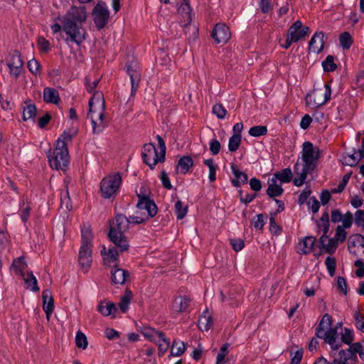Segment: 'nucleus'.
Segmentation results:
<instances>
[{
	"label": "nucleus",
	"mask_w": 364,
	"mask_h": 364,
	"mask_svg": "<svg viewBox=\"0 0 364 364\" xmlns=\"http://www.w3.org/2000/svg\"><path fill=\"white\" fill-rule=\"evenodd\" d=\"M132 298V292L130 289H127L124 294L121 296L119 306L122 313H126L128 310L129 304Z\"/></svg>",
	"instance_id": "nucleus-36"
},
{
	"label": "nucleus",
	"mask_w": 364,
	"mask_h": 364,
	"mask_svg": "<svg viewBox=\"0 0 364 364\" xmlns=\"http://www.w3.org/2000/svg\"><path fill=\"white\" fill-rule=\"evenodd\" d=\"M92 262L91 247H80L78 255V263L81 269L87 272Z\"/></svg>",
	"instance_id": "nucleus-11"
},
{
	"label": "nucleus",
	"mask_w": 364,
	"mask_h": 364,
	"mask_svg": "<svg viewBox=\"0 0 364 364\" xmlns=\"http://www.w3.org/2000/svg\"><path fill=\"white\" fill-rule=\"evenodd\" d=\"M328 331H326L322 333L321 339H323L324 341L328 343L331 346V348L333 350H336L339 349L341 346V342H337V329L336 328H328Z\"/></svg>",
	"instance_id": "nucleus-15"
},
{
	"label": "nucleus",
	"mask_w": 364,
	"mask_h": 364,
	"mask_svg": "<svg viewBox=\"0 0 364 364\" xmlns=\"http://www.w3.org/2000/svg\"><path fill=\"white\" fill-rule=\"evenodd\" d=\"M213 325L212 316L209 314L206 310L199 317L198 321V326L201 331H208Z\"/></svg>",
	"instance_id": "nucleus-27"
},
{
	"label": "nucleus",
	"mask_w": 364,
	"mask_h": 364,
	"mask_svg": "<svg viewBox=\"0 0 364 364\" xmlns=\"http://www.w3.org/2000/svg\"><path fill=\"white\" fill-rule=\"evenodd\" d=\"M29 71L33 74L37 75L41 68L40 63L35 58L30 60L27 63Z\"/></svg>",
	"instance_id": "nucleus-58"
},
{
	"label": "nucleus",
	"mask_w": 364,
	"mask_h": 364,
	"mask_svg": "<svg viewBox=\"0 0 364 364\" xmlns=\"http://www.w3.org/2000/svg\"><path fill=\"white\" fill-rule=\"evenodd\" d=\"M136 208L141 210H146L150 218L154 217L158 211V208L154 200L151 198L138 199Z\"/></svg>",
	"instance_id": "nucleus-16"
},
{
	"label": "nucleus",
	"mask_w": 364,
	"mask_h": 364,
	"mask_svg": "<svg viewBox=\"0 0 364 364\" xmlns=\"http://www.w3.org/2000/svg\"><path fill=\"white\" fill-rule=\"evenodd\" d=\"M99 81V80H96L90 82V79L87 77H85L87 90L90 93H93L92 97L89 100V112L87 117L91 119L92 132L94 134L102 133L105 127V124L103 122L105 108L103 94L102 92L95 91Z\"/></svg>",
	"instance_id": "nucleus-3"
},
{
	"label": "nucleus",
	"mask_w": 364,
	"mask_h": 364,
	"mask_svg": "<svg viewBox=\"0 0 364 364\" xmlns=\"http://www.w3.org/2000/svg\"><path fill=\"white\" fill-rule=\"evenodd\" d=\"M242 136L239 134H234L230 139L228 142V149L231 152L236 151L241 144Z\"/></svg>",
	"instance_id": "nucleus-42"
},
{
	"label": "nucleus",
	"mask_w": 364,
	"mask_h": 364,
	"mask_svg": "<svg viewBox=\"0 0 364 364\" xmlns=\"http://www.w3.org/2000/svg\"><path fill=\"white\" fill-rule=\"evenodd\" d=\"M354 265L358 267L355 270V275L358 278L364 277V262L361 259H357Z\"/></svg>",
	"instance_id": "nucleus-64"
},
{
	"label": "nucleus",
	"mask_w": 364,
	"mask_h": 364,
	"mask_svg": "<svg viewBox=\"0 0 364 364\" xmlns=\"http://www.w3.org/2000/svg\"><path fill=\"white\" fill-rule=\"evenodd\" d=\"M193 164V161L191 156H183L178 161L176 171L177 173H186Z\"/></svg>",
	"instance_id": "nucleus-30"
},
{
	"label": "nucleus",
	"mask_w": 364,
	"mask_h": 364,
	"mask_svg": "<svg viewBox=\"0 0 364 364\" xmlns=\"http://www.w3.org/2000/svg\"><path fill=\"white\" fill-rule=\"evenodd\" d=\"M282 184V183L279 185L277 183H269L267 190V194L271 198L281 196L284 191L281 186Z\"/></svg>",
	"instance_id": "nucleus-44"
},
{
	"label": "nucleus",
	"mask_w": 364,
	"mask_h": 364,
	"mask_svg": "<svg viewBox=\"0 0 364 364\" xmlns=\"http://www.w3.org/2000/svg\"><path fill=\"white\" fill-rule=\"evenodd\" d=\"M316 238L306 236L299 242L297 252L300 255H308L314 250Z\"/></svg>",
	"instance_id": "nucleus-13"
},
{
	"label": "nucleus",
	"mask_w": 364,
	"mask_h": 364,
	"mask_svg": "<svg viewBox=\"0 0 364 364\" xmlns=\"http://www.w3.org/2000/svg\"><path fill=\"white\" fill-rule=\"evenodd\" d=\"M31 100L25 102L26 107L23 108L22 118L23 121H27L30 119H34L36 115L37 109L34 104L31 103Z\"/></svg>",
	"instance_id": "nucleus-31"
},
{
	"label": "nucleus",
	"mask_w": 364,
	"mask_h": 364,
	"mask_svg": "<svg viewBox=\"0 0 364 364\" xmlns=\"http://www.w3.org/2000/svg\"><path fill=\"white\" fill-rule=\"evenodd\" d=\"M303 26L301 21L298 20L295 21L289 28V35L292 36L295 42H298L301 38H304L300 29Z\"/></svg>",
	"instance_id": "nucleus-34"
},
{
	"label": "nucleus",
	"mask_w": 364,
	"mask_h": 364,
	"mask_svg": "<svg viewBox=\"0 0 364 364\" xmlns=\"http://www.w3.org/2000/svg\"><path fill=\"white\" fill-rule=\"evenodd\" d=\"M355 223L364 229V210H358L355 213Z\"/></svg>",
	"instance_id": "nucleus-63"
},
{
	"label": "nucleus",
	"mask_w": 364,
	"mask_h": 364,
	"mask_svg": "<svg viewBox=\"0 0 364 364\" xmlns=\"http://www.w3.org/2000/svg\"><path fill=\"white\" fill-rule=\"evenodd\" d=\"M338 247V240L335 237L328 239V244L323 245V251L325 253L333 255Z\"/></svg>",
	"instance_id": "nucleus-48"
},
{
	"label": "nucleus",
	"mask_w": 364,
	"mask_h": 364,
	"mask_svg": "<svg viewBox=\"0 0 364 364\" xmlns=\"http://www.w3.org/2000/svg\"><path fill=\"white\" fill-rule=\"evenodd\" d=\"M130 223V219L122 213L116 214L114 219L109 221L107 237L121 252H127L130 247L128 238L124 235Z\"/></svg>",
	"instance_id": "nucleus-4"
},
{
	"label": "nucleus",
	"mask_w": 364,
	"mask_h": 364,
	"mask_svg": "<svg viewBox=\"0 0 364 364\" xmlns=\"http://www.w3.org/2000/svg\"><path fill=\"white\" fill-rule=\"evenodd\" d=\"M325 264L328 269L330 276L333 277L335 274L336 268V260L334 257H327L325 260Z\"/></svg>",
	"instance_id": "nucleus-52"
},
{
	"label": "nucleus",
	"mask_w": 364,
	"mask_h": 364,
	"mask_svg": "<svg viewBox=\"0 0 364 364\" xmlns=\"http://www.w3.org/2000/svg\"><path fill=\"white\" fill-rule=\"evenodd\" d=\"M185 350V343L175 339L172 343L170 354L171 356H181L183 354Z\"/></svg>",
	"instance_id": "nucleus-37"
},
{
	"label": "nucleus",
	"mask_w": 364,
	"mask_h": 364,
	"mask_svg": "<svg viewBox=\"0 0 364 364\" xmlns=\"http://www.w3.org/2000/svg\"><path fill=\"white\" fill-rule=\"evenodd\" d=\"M321 150L310 141L302 145L301 156L294 166V178L293 182H311L316 181L318 174V161Z\"/></svg>",
	"instance_id": "nucleus-1"
},
{
	"label": "nucleus",
	"mask_w": 364,
	"mask_h": 364,
	"mask_svg": "<svg viewBox=\"0 0 364 364\" xmlns=\"http://www.w3.org/2000/svg\"><path fill=\"white\" fill-rule=\"evenodd\" d=\"M43 309L46 314L47 319H49L54 309V299L52 293L49 289L43 290L42 293Z\"/></svg>",
	"instance_id": "nucleus-20"
},
{
	"label": "nucleus",
	"mask_w": 364,
	"mask_h": 364,
	"mask_svg": "<svg viewBox=\"0 0 364 364\" xmlns=\"http://www.w3.org/2000/svg\"><path fill=\"white\" fill-rule=\"evenodd\" d=\"M325 87V93H324V99L321 102H317L316 100H314V102H312L311 100L310 102L308 101L306 99V103L308 105H312L315 107H319L321 105H323L326 102H327L331 99V85L330 82H327L324 85Z\"/></svg>",
	"instance_id": "nucleus-39"
},
{
	"label": "nucleus",
	"mask_w": 364,
	"mask_h": 364,
	"mask_svg": "<svg viewBox=\"0 0 364 364\" xmlns=\"http://www.w3.org/2000/svg\"><path fill=\"white\" fill-rule=\"evenodd\" d=\"M356 151L353 149V152L352 154H348L346 156H343V164L346 166H356L359 161L362 159H360V156L358 158L355 156Z\"/></svg>",
	"instance_id": "nucleus-46"
},
{
	"label": "nucleus",
	"mask_w": 364,
	"mask_h": 364,
	"mask_svg": "<svg viewBox=\"0 0 364 364\" xmlns=\"http://www.w3.org/2000/svg\"><path fill=\"white\" fill-rule=\"evenodd\" d=\"M87 18L85 6H73L60 18L63 24V30L70 37L72 42L80 46L86 38L87 32L83 27V23Z\"/></svg>",
	"instance_id": "nucleus-2"
},
{
	"label": "nucleus",
	"mask_w": 364,
	"mask_h": 364,
	"mask_svg": "<svg viewBox=\"0 0 364 364\" xmlns=\"http://www.w3.org/2000/svg\"><path fill=\"white\" fill-rule=\"evenodd\" d=\"M26 267V263L24 260V257L21 256L13 260L11 268H13L16 273L19 274L21 277H24V269Z\"/></svg>",
	"instance_id": "nucleus-38"
},
{
	"label": "nucleus",
	"mask_w": 364,
	"mask_h": 364,
	"mask_svg": "<svg viewBox=\"0 0 364 364\" xmlns=\"http://www.w3.org/2000/svg\"><path fill=\"white\" fill-rule=\"evenodd\" d=\"M322 67L325 72L334 71L337 68V65L334 63V57L328 55L322 62Z\"/></svg>",
	"instance_id": "nucleus-47"
},
{
	"label": "nucleus",
	"mask_w": 364,
	"mask_h": 364,
	"mask_svg": "<svg viewBox=\"0 0 364 364\" xmlns=\"http://www.w3.org/2000/svg\"><path fill=\"white\" fill-rule=\"evenodd\" d=\"M353 318L356 328L362 333H364V315L360 314L359 311H356L353 314Z\"/></svg>",
	"instance_id": "nucleus-51"
},
{
	"label": "nucleus",
	"mask_w": 364,
	"mask_h": 364,
	"mask_svg": "<svg viewBox=\"0 0 364 364\" xmlns=\"http://www.w3.org/2000/svg\"><path fill=\"white\" fill-rule=\"evenodd\" d=\"M75 344L79 348L85 349L88 342L86 336L81 331H78L75 336Z\"/></svg>",
	"instance_id": "nucleus-50"
},
{
	"label": "nucleus",
	"mask_w": 364,
	"mask_h": 364,
	"mask_svg": "<svg viewBox=\"0 0 364 364\" xmlns=\"http://www.w3.org/2000/svg\"><path fill=\"white\" fill-rule=\"evenodd\" d=\"M213 113L217 116L220 119H223L225 117L227 111L222 104L218 103L213 107Z\"/></svg>",
	"instance_id": "nucleus-53"
},
{
	"label": "nucleus",
	"mask_w": 364,
	"mask_h": 364,
	"mask_svg": "<svg viewBox=\"0 0 364 364\" xmlns=\"http://www.w3.org/2000/svg\"><path fill=\"white\" fill-rule=\"evenodd\" d=\"M341 46L344 50H348L353 44V38L348 32H343L339 36Z\"/></svg>",
	"instance_id": "nucleus-43"
},
{
	"label": "nucleus",
	"mask_w": 364,
	"mask_h": 364,
	"mask_svg": "<svg viewBox=\"0 0 364 364\" xmlns=\"http://www.w3.org/2000/svg\"><path fill=\"white\" fill-rule=\"evenodd\" d=\"M97 310L103 316H108L114 313L117 308L113 302L100 301L97 306Z\"/></svg>",
	"instance_id": "nucleus-33"
},
{
	"label": "nucleus",
	"mask_w": 364,
	"mask_h": 364,
	"mask_svg": "<svg viewBox=\"0 0 364 364\" xmlns=\"http://www.w3.org/2000/svg\"><path fill=\"white\" fill-rule=\"evenodd\" d=\"M347 232L345 230V228L341 225H338L336 229L335 238L338 242H343L346 239Z\"/></svg>",
	"instance_id": "nucleus-60"
},
{
	"label": "nucleus",
	"mask_w": 364,
	"mask_h": 364,
	"mask_svg": "<svg viewBox=\"0 0 364 364\" xmlns=\"http://www.w3.org/2000/svg\"><path fill=\"white\" fill-rule=\"evenodd\" d=\"M138 199L150 198L151 195V189L146 184H143L139 190L136 191Z\"/></svg>",
	"instance_id": "nucleus-54"
},
{
	"label": "nucleus",
	"mask_w": 364,
	"mask_h": 364,
	"mask_svg": "<svg viewBox=\"0 0 364 364\" xmlns=\"http://www.w3.org/2000/svg\"><path fill=\"white\" fill-rule=\"evenodd\" d=\"M43 100L46 103L58 105L60 98L58 90L52 87H46L43 90Z\"/></svg>",
	"instance_id": "nucleus-25"
},
{
	"label": "nucleus",
	"mask_w": 364,
	"mask_h": 364,
	"mask_svg": "<svg viewBox=\"0 0 364 364\" xmlns=\"http://www.w3.org/2000/svg\"><path fill=\"white\" fill-rule=\"evenodd\" d=\"M24 281L28 289H30L33 292L39 291L40 289L38 286L37 279L32 272H28L27 273V277L24 278Z\"/></svg>",
	"instance_id": "nucleus-40"
},
{
	"label": "nucleus",
	"mask_w": 364,
	"mask_h": 364,
	"mask_svg": "<svg viewBox=\"0 0 364 364\" xmlns=\"http://www.w3.org/2000/svg\"><path fill=\"white\" fill-rule=\"evenodd\" d=\"M37 43L41 51L43 53H48L50 50L49 41L43 37H39Z\"/></svg>",
	"instance_id": "nucleus-62"
},
{
	"label": "nucleus",
	"mask_w": 364,
	"mask_h": 364,
	"mask_svg": "<svg viewBox=\"0 0 364 364\" xmlns=\"http://www.w3.org/2000/svg\"><path fill=\"white\" fill-rule=\"evenodd\" d=\"M190 299L187 296L176 297L173 303V309L177 312H184L188 307Z\"/></svg>",
	"instance_id": "nucleus-29"
},
{
	"label": "nucleus",
	"mask_w": 364,
	"mask_h": 364,
	"mask_svg": "<svg viewBox=\"0 0 364 364\" xmlns=\"http://www.w3.org/2000/svg\"><path fill=\"white\" fill-rule=\"evenodd\" d=\"M124 68L131 80V97H134L141 81V69L139 62L132 59L125 64Z\"/></svg>",
	"instance_id": "nucleus-5"
},
{
	"label": "nucleus",
	"mask_w": 364,
	"mask_h": 364,
	"mask_svg": "<svg viewBox=\"0 0 364 364\" xmlns=\"http://www.w3.org/2000/svg\"><path fill=\"white\" fill-rule=\"evenodd\" d=\"M122 176L119 172H114L105 176L101 182H121Z\"/></svg>",
	"instance_id": "nucleus-61"
},
{
	"label": "nucleus",
	"mask_w": 364,
	"mask_h": 364,
	"mask_svg": "<svg viewBox=\"0 0 364 364\" xmlns=\"http://www.w3.org/2000/svg\"><path fill=\"white\" fill-rule=\"evenodd\" d=\"M337 289L344 295H346L348 293V284L346 281V279L343 277H337V284H336Z\"/></svg>",
	"instance_id": "nucleus-56"
},
{
	"label": "nucleus",
	"mask_w": 364,
	"mask_h": 364,
	"mask_svg": "<svg viewBox=\"0 0 364 364\" xmlns=\"http://www.w3.org/2000/svg\"><path fill=\"white\" fill-rule=\"evenodd\" d=\"M191 8L189 3L182 4L178 9V13L186 17L187 21H191Z\"/></svg>",
	"instance_id": "nucleus-57"
},
{
	"label": "nucleus",
	"mask_w": 364,
	"mask_h": 364,
	"mask_svg": "<svg viewBox=\"0 0 364 364\" xmlns=\"http://www.w3.org/2000/svg\"><path fill=\"white\" fill-rule=\"evenodd\" d=\"M230 31L224 23H217L211 32V37L217 43H225L230 38Z\"/></svg>",
	"instance_id": "nucleus-10"
},
{
	"label": "nucleus",
	"mask_w": 364,
	"mask_h": 364,
	"mask_svg": "<svg viewBox=\"0 0 364 364\" xmlns=\"http://www.w3.org/2000/svg\"><path fill=\"white\" fill-rule=\"evenodd\" d=\"M73 139V135L70 134L68 132H64L58 138V139L56 141L55 147L58 148V150H60V151H57V154L59 153L60 155H67V153L68 151V145L67 143L68 141H70Z\"/></svg>",
	"instance_id": "nucleus-22"
},
{
	"label": "nucleus",
	"mask_w": 364,
	"mask_h": 364,
	"mask_svg": "<svg viewBox=\"0 0 364 364\" xmlns=\"http://www.w3.org/2000/svg\"><path fill=\"white\" fill-rule=\"evenodd\" d=\"M324 33L322 31L316 32L309 43V51L315 53H321L323 49Z\"/></svg>",
	"instance_id": "nucleus-19"
},
{
	"label": "nucleus",
	"mask_w": 364,
	"mask_h": 364,
	"mask_svg": "<svg viewBox=\"0 0 364 364\" xmlns=\"http://www.w3.org/2000/svg\"><path fill=\"white\" fill-rule=\"evenodd\" d=\"M183 31L189 43L194 42L198 37V28L188 21L183 26Z\"/></svg>",
	"instance_id": "nucleus-28"
},
{
	"label": "nucleus",
	"mask_w": 364,
	"mask_h": 364,
	"mask_svg": "<svg viewBox=\"0 0 364 364\" xmlns=\"http://www.w3.org/2000/svg\"><path fill=\"white\" fill-rule=\"evenodd\" d=\"M129 276V272L119 268L118 264H115L111 270L112 282L115 284H124Z\"/></svg>",
	"instance_id": "nucleus-12"
},
{
	"label": "nucleus",
	"mask_w": 364,
	"mask_h": 364,
	"mask_svg": "<svg viewBox=\"0 0 364 364\" xmlns=\"http://www.w3.org/2000/svg\"><path fill=\"white\" fill-rule=\"evenodd\" d=\"M354 340L353 331L346 328L344 333L341 336V341L346 344H351Z\"/></svg>",
	"instance_id": "nucleus-55"
},
{
	"label": "nucleus",
	"mask_w": 364,
	"mask_h": 364,
	"mask_svg": "<svg viewBox=\"0 0 364 364\" xmlns=\"http://www.w3.org/2000/svg\"><path fill=\"white\" fill-rule=\"evenodd\" d=\"M293 174L294 175L290 168H286L282 171L275 173L271 179L268 178L267 182H269V181L271 182H276L277 181H279V182H293Z\"/></svg>",
	"instance_id": "nucleus-23"
},
{
	"label": "nucleus",
	"mask_w": 364,
	"mask_h": 364,
	"mask_svg": "<svg viewBox=\"0 0 364 364\" xmlns=\"http://www.w3.org/2000/svg\"><path fill=\"white\" fill-rule=\"evenodd\" d=\"M269 231L274 235H279L282 232V228L275 221L274 217L269 218Z\"/></svg>",
	"instance_id": "nucleus-59"
},
{
	"label": "nucleus",
	"mask_w": 364,
	"mask_h": 364,
	"mask_svg": "<svg viewBox=\"0 0 364 364\" xmlns=\"http://www.w3.org/2000/svg\"><path fill=\"white\" fill-rule=\"evenodd\" d=\"M57 151H60L58 150L57 147H55L53 152H51V149L47 153V157L48 159V162L50 166L53 169L56 170H62L65 171L68 166L70 163V156L69 153H67V155H60L59 153L57 154Z\"/></svg>",
	"instance_id": "nucleus-7"
},
{
	"label": "nucleus",
	"mask_w": 364,
	"mask_h": 364,
	"mask_svg": "<svg viewBox=\"0 0 364 364\" xmlns=\"http://www.w3.org/2000/svg\"><path fill=\"white\" fill-rule=\"evenodd\" d=\"M158 141V146L159 148V158H156V161H154V163H161L165 161L166 159V144L164 139L160 135H156V136Z\"/></svg>",
	"instance_id": "nucleus-41"
},
{
	"label": "nucleus",
	"mask_w": 364,
	"mask_h": 364,
	"mask_svg": "<svg viewBox=\"0 0 364 364\" xmlns=\"http://www.w3.org/2000/svg\"><path fill=\"white\" fill-rule=\"evenodd\" d=\"M136 208L141 210H146L150 218L154 217L158 211V208L154 200L151 198L138 199Z\"/></svg>",
	"instance_id": "nucleus-18"
},
{
	"label": "nucleus",
	"mask_w": 364,
	"mask_h": 364,
	"mask_svg": "<svg viewBox=\"0 0 364 364\" xmlns=\"http://www.w3.org/2000/svg\"><path fill=\"white\" fill-rule=\"evenodd\" d=\"M159 158V153L157 151L153 143L145 144L141 152L143 161L148 165L151 169H154L158 163H154L156 158Z\"/></svg>",
	"instance_id": "nucleus-9"
},
{
	"label": "nucleus",
	"mask_w": 364,
	"mask_h": 364,
	"mask_svg": "<svg viewBox=\"0 0 364 364\" xmlns=\"http://www.w3.org/2000/svg\"><path fill=\"white\" fill-rule=\"evenodd\" d=\"M267 133V128L266 126L257 125L251 127L249 130V134L252 136L259 137L266 135Z\"/></svg>",
	"instance_id": "nucleus-49"
},
{
	"label": "nucleus",
	"mask_w": 364,
	"mask_h": 364,
	"mask_svg": "<svg viewBox=\"0 0 364 364\" xmlns=\"http://www.w3.org/2000/svg\"><path fill=\"white\" fill-rule=\"evenodd\" d=\"M332 317L328 314H325L318 326L316 328V336L317 338H321L322 333L326 331L325 329L330 328L332 325Z\"/></svg>",
	"instance_id": "nucleus-26"
},
{
	"label": "nucleus",
	"mask_w": 364,
	"mask_h": 364,
	"mask_svg": "<svg viewBox=\"0 0 364 364\" xmlns=\"http://www.w3.org/2000/svg\"><path fill=\"white\" fill-rule=\"evenodd\" d=\"M155 335L158 338L159 346V356H163L170 346V341L166 338L164 333L162 331H156Z\"/></svg>",
	"instance_id": "nucleus-24"
},
{
	"label": "nucleus",
	"mask_w": 364,
	"mask_h": 364,
	"mask_svg": "<svg viewBox=\"0 0 364 364\" xmlns=\"http://www.w3.org/2000/svg\"><path fill=\"white\" fill-rule=\"evenodd\" d=\"M188 205H184L181 200L175 203V214L178 220H182L187 214Z\"/></svg>",
	"instance_id": "nucleus-45"
},
{
	"label": "nucleus",
	"mask_w": 364,
	"mask_h": 364,
	"mask_svg": "<svg viewBox=\"0 0 364 364\" xmlns=\"http://www.w3.org/2000/svg\"><path fill=\"white\" fill-rule=\"evenodd\" d=\"M122 253L119 251V249L115 247H112L108 249V250H106V247L105 245L102 246V248L101 250V255L103 257V260L105 264L109 265L111 263L113 262H119V253Z\"/></svg>",
	"instance_id": "nucleus-14"
},
{
	"label": "nucleus",
	"mask_w": 364,
	"mask_h": 364,
	"mask_svg": "<svg viewBox=\"0 0 364 364\" xmlns=\"http://www.w3.org/2000/svg\"><path fill=\"white\" fill-rule=\"evenodd\" d=\"M136 208L141 210H146L150 218L154 217L158 211V208L154 200L151 198L138 199Z\"/></svg>",
	"instance_id": "nucleus-17"
},
{
	"label": "nucleus",
	"mask_w": 364,
	"mask_h": 364,
	"mask_svg": "<svg viewBox=\"0 0 364 364\" xmlns=\"http://www.w3.org/2000/svg\"><path fill=\"white\" fill-rule=\"evenodd\" d=\"M7 65L9 68V73L11 75H12L15 79H17L23 70V61L18 50H15L13 51L11 54V59L9 60Z\"/></svg>",
	"instance_id": "nucleus-8"
},
{
	"label": "nucleus",
	"mask_w": 364,
	"mask_h": 364,
	"mask_svg": "<svg viewBox=\"0 0 364 364\" xmlns=\"http://www.w3.org/2000/svg\"><path fill=\"white\" fill-rule=\"evenodd\" d=\"M93 21L98 30L104 28L109 19V11L105 2L99 1L92 11Z\"/></svg>",
	"instance_id": "nucleus-6"
},
{
	"label": "nucleus",
	"mask_w": 364,
	"mask_h": 364,
	"mask_svg": "<svg viewBox=\"0 0 364 364\" xmlns=\"http://www.w3.org/2000/svg\"><path fill=\"white\" fill-rule=\"evenodd\" d=\"M232 173L233 178L231 179V182H247L248 176L247 174L242 171L236 164L232 163L230 164Z\"/></svg>",
	"instance_id": "nucleus-32"
},
{
	"label": "nucleus",
	"mask_w": 364,
	"mask_h": 364,
	"mask_svg": "<svg viewBox=\"0 0 364 364\" xmlns=\"http://www.w3.org/2000/svg\"><path fill=\"white\" fill-rule=\"evenodd\" d=\"M81 246L80 247H92V233L90 227H83L81 230Z\"/></svg>",
	"instance_id": "nucleus-35"
},
{
	"label": "nucleus",
	"mask_w": 364,
	"mask_h": 364,
	"mask_svg": "<svg viewBox=\"0 0 364 364\" xmlns=\"http://www.w3.org/2000/svg\"><path fill=\"white\" fill-rule=\"evenodd\" d=\"M121 183H100L102 197L108 199L115 198Z\"/></svg>",
	"instance_id": "nucleus-21"
}]
</instances>
